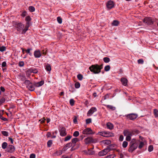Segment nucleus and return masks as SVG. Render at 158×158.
Instances as JSON below:
<instances>
[{"mask_svg": "<svg viewBox=\"0 0 158 158\" xmlns=\"http://www.w3.org/2000/svg\"><path fill=\"white\" fill-rule=\"evenodd\" d=\"M14 26L19 33L21 34H24L28 30L29 27V23L27 22L26 25L21 23H16L14 25Z\"/></svg>", "mask_w": 158, "mask_h": 158, "instance_id": "nucleus-1", "label": "nucleus"}, {"mask_svg": "<svg viewBox=\"0 0 158 158\" xmlns=\"http://www.w3.org/2000/svg\"><path fill=\"white\" fill-rule=\"evenodd\" d=\"M102 65L98 64L92 65L89 67L90 70L94 74L98 73L101 72V70L102 69Z\"/></svg>", "mask_w": 158, "mask_h": 158, "instance_id": "nucleus-2", "label": "nucleus"}, {"mask_svg": "<svg viewBox=\"0 0 158 158\" xmlns=\"http://www.w3.org/2000/svg\"><path fill=\"white\" fill-rule=\"evenodd\" d=\"M25 84L27 85V87L30 90L32 91L35 89L34 85L31 82L28 80H26L25 81Z\"/></svg>", "mask_w": 158, "mask_h": 158, "instance_id": "nucleus-3", "label": "nucleus"}, {"mask_svg": "<svg viewBox=\"0 0 158 158\" xmlns=\"http://www.w3.org/2000/svg\"><path fill=\"white\" fill-rule=\"evenodd\" d=\"M137 144L135 143H132V142L131 143V146L128 149L129 152H132L135 150L137 148Z\"/></svg>", "mask_w": 158, "mask_h": 158, "instance_id": "nucleus-4", "label": "nucleus"}, {"mask_svg": "<svg viewBox=\"0 0 158 158\" xmlns=\"http://www.w3.org/2000/svg\"><path fill=\"white\" fill-rule=\"evenodd\" d=\"M38 72V71L35 68H30L28 69L26 72V74L29 76L31 74V73H36Z\"/></svg>", "mask_w": 158, "mask_h": 158, "instance_id": "nucleus-5", "label": "nucleus"}, {"mask_svg": "<svg viewBox=\"0 0 158 158\" xmlns=\"http://www.w3.org/2000/svg\"><path fill=\"white\" fill-rule=\"evenodd\" d=\"M82 133L85 135H91L94 133L90 128H88L83 130Z\"/></svg>", "mask_w": 158, "mask_h": 158, "instance_id": "nucleus-6", "label": "nucleus"}, {"mask_svg": "<svg viewBox=\"0 0 158 158\" xmlns=\"http://www.w3.org/2000/svg\"><path fill=\"white\" fill-rule=\"evenodd\" d=\"M106 5L107 8L110 9L114 7V3L113 1L110 0L106 3Z\"/></svg>", "mask_w": 158, "mask_h": 158, "instance_id": "nucleus-7", "label": "nucleus"}, {"mask_svg": "<svg viewBox=\"0 0 158 158\" xmlns=\"http://www.w3.org/2000/svg\"><path fill=\"white\" fill-rule=\"evenodd\" d=\"M97 110V108L95 107H92L88 111L87 114L88 116H89L91 115L94 112Z\"/></svg>", "mask_w": 158, "mask_h": 158, "instance_id": "nucleus-8", "label": "nucleus"}, {"mask_svg": "<svg viewBox=\"0 0 158 158\" xmlns=\"http://www.w3.org/2000/svg\"><path fill=\"white\" fill-rule=\"evenodd\" d=\"M126 117L130 120H133L136 119L138 117L137 114H130L126 115Z\"/></svg>", "mask_w": 158, "mask_h": 158, "instance_id": "nucleus-9", "label": "nucleus"}, {"mask_svg": "<svg viewBox=\"0 0 158 158\" xmlns=\"http://www.w3.org/2000/svg\"><path fill=\"white\" fill-rule=\"evenodd\" d=\"M59 131L60 133V135L62 136H64L67 134L66 132V129L65 127H62L61 128L59 129Z\"/></svg>", "mask_w": 158, "mask_h": 158, "instance_id": "nucleus-10", "label": "nucleus"}, {"mask_svg": "<svg viewBox=\"0 0 158 158\" xmlns=\"http://www.w3.org/2000/svg\"><path fill=\"white\" fill-rule=\"evenodd\" d=\"M34 55L35 58H38L41 56L42 54L40 51L37 49L34 52Z\"/></svg>", "mask_w": 158, "mask_h": 158, "instance_id": "nucleus-11", "label": "nucleus"}, {"mask_svg": "<svg viewBox=\"0 0 158 158\" xmlns=\"http://www.w3.org/2000/svg\"><path fill=\"white\" fill-rule=\"evenodd\" d=\"M143 21L144 23L149 24H150L153 23L152 18L150 17L144 18L143 20Z\"/></svg>", "mask_w": 158, "mask_h": 158, "instance_id": "nucleus-12", "label": "nucleus"}, {"mask_svg": "<svg viewBox=\"0 0 158 158\" xmlns=\"http://www.w3.org/2000/svg\"><path fill=\"white\" fill-rule=\"evenodd\" d=\"M110 150L108 148H106L100 152L98 153V155L100 156H103L106 155L109 152Z\"/></svg>", "mask_w": 158, "mask_h": 158, "instance_id": "nucleus-13", "label": "nucleus"}, {"mask_svg": "<svg viewBox=\"0 0 158 158\" xmlns=\"http://www.w3.org/2000/svg\"><path fill=\"white\" fill-rule=\"evenodd\" d=\"M99 134L105 137H109L110 136V133L106 131L100 132L99 133Z\"/></svg>", "mask_w": 158, "mask_h": 158, "instance_id": "nucleus-14", "label": "nucleus"}, {"mask_svg": "<svg viewBox=\"0 0 158 158\" xmlns=\"http://www.w3.org/2000/svg\"><path fill=\"white\" fill-rule=\"evenodd\" d=\"M139 138L141 139L142 141L140 142L139 146L138 147L139 149H141L144 145L145 143V140L142 137L139 136Z\"/></svg>", "mask_w": 158, "mask_h": 158, "instance_id": "nucleus-15", "label": "nucleus"}, {"mask_svg": "<svg viewBox=\"0 0 158 158\" xmlns=\"http://www.w3.org/2000/svg\"><path fill=\"white\" fill-rule=\"evenodd\" d=\"M15 147L12 145H10L7 148V152L12 153L15 151Z\"/></svg>", "mask_w": 158, "mask_h": 158, "instance_id": "nucleus-16", "label": "nucleus"}, {"mask_svg": "<svg viewBox=\"0 0 158 158\" xmlns=\"http://www.w3.org/2000/svg\"><path fill=\"white\" fill-rule=\"evenodd\" d=\"M72 146V143H69L66 144L62 149V151L64 152L68 148L71 147Z\"/></svg>", "mask_w": 158, "mask_h": 158, "instance_id": "nucleus-17", "label": "nucleus"}, {"mask_svg": "<svg viewBox=\"0 0 158 158\" xmlns=\"http://www.w3.org/2000/svg\"><path fill=\"white\" fill-rule=\"evenodd\" d=\"M93 148L92 149H88V151L85 150L84 151V153L87 155H92L94 152V151L93 150Z\"/></svg>", "mask_w": 158, "mask_h": 158, "instance_id": "nucleus-18", "label": "nucleus"}, {"mask_svg": "<svg viewBox=\"0 0 158 158\" xmlns=\"http://www.w3.org/2000/svg\"><path fill=\"white\" fill-rule=\"evenodd\" d=\"M121 81L123 85L126 86L127 85V80L126 78L124 77L122 78L121 79Z\"/></svg>", "mask_w": 158, "mask_h": 158, "instance_id": "nucleus-19", "label": "nucleus"}, {"mask_svg": "<svg viewBox=\"0 0 158 158\" xmlns=\"http://www.w3.org/2000/svg\"><path fill=\"white\" fill-rule=\"evenodd\" d=\"M132 132L128 130H125L124 131L123 133L124 135H129L130 136L132 135Z\"/></svg>", "mask_w": 158, "mask_h": 158, "instance_id": "nucleus-20", "label": "nucleus"}, {"mask_svg": "<svg viewBox=\"0 0 158 158\" xmlns=\"http://www.w3.org/2000/svg\"><path fill=\"white\" fill-rule=\"evenodd\" d=\"M44 83V81H41L40 82L35 83V86L36 87H39L43 85Z\"/></svg>", "mask_w": 158, "mask_h": 158, "instance_id": "nucleus-21", "label": "nucleus"}, {"mask_svg": "<svg viewBox=\"0 0 158 158\" xmlns=\"http://www.w3.org/2000/svg\"><path fill=\"white\" fill-rule=\"evenodd\" d=\"M63 152L62 150L57 151L54 153L53 155L55 156L60 155L62 154Z\"/></svg>", "mask_w": 158, "mask_h": 158, "instance_id": "nucleus-22", "label": "nucleus"}, {"mask_svg": "<svg viewBox=\"0 0 158 158\" xmlns=\"http://www.w3.org/2000/svg\"><path fill=\"white\" fill-rule=\"evenodd\" d=\"M107 127L110 130L114 128L113 124L110 122H108L106 124Z\"/></svg>", "mask_w": 158, "mask_h": 158, "instance_id": "nucleus-23", "label": "nucleus"}, {"mask_svg": "<svg viewBox=\"0 0 158 158\" xmlns=\"http://www.w3.org/2000/svg\"><path fill=\"white\" fill-rule=\"evenodd\" d=\"M79 141V139L77 138H74L72 139L71 142L72 144H73L74 145V146H75L76 145V143L77 142Z\"/></svg>", "mask_w": 158, "mask_h": 158, "instance_id": "nucleus-24", "label": "nucleus"}, {"mask_svg": "<svg viewBox=\"0 0 158 158\" xmlns=\"http://www.w3.org/2000/svg\"><path fill=\"white\" fill-rule=\"evenodd\" d=\"M84 142L85 144H88L91 143V137H88L84 139Z\"/></svg>", "mask_w": 158, "mask_h": 158, "instance_id": "nucleus-25", "label": "nucleus"}, {"mask_svg": "<svg viewBox=\"0 0 158 158\" xmlns=\"http://www.w3.org/2000/svg\"><path fill=\"white\" fill-rule=\"evenodd\" d=\"M32 50V49L31 48H28L27 49H25V51L30 56H31L32 54L30 51Z\"/></svg>", "mask_w": 158, "mask_h": 158, "instance_id": "nucleus-26", "label": "nucleus"}, {"mask_svg": "<svg viewBox=\"0 0 158 158\" xmlns=\"http://www.w3.org/2000/svg\"><path fill=\"white\" fill-rule=\"evenodd\" d=\"M106 107L109 109L111 110H114L115 109V107L111 105H107L106 106Z\"/></svg>", "mask_w": 158, "mask_h": 158, "instance_id": "nucleus-27", "label": "nucleus"}, {"mask_svg": "<svg viewBox=\"0 0 158 158\" xmlns=\"http://www.w3.org/2000/svg\"><path fill=\"white\" fill-rule=\"evenodd\" d=\"M119 23V22L116 20H114L112 23V25L114 26H117Z\"/></svg>", "mask_w": 158, "mask_h": 158, "instance_id": "nucleus-28", "label": "nucleus"}, {"mask_svg": "<svg viewBox=\"0 0 158 158\" xmlns=\"http://www.w3.org/2000/svg\"><path fill=\"white\" fill-rule=\"evenodd\" d=\"M45 69L46 71H50L51 70V66L49 64H47Z\"/></svg>", "mask_w": 158, "mask_h": 158, "instance_id": "nucleus-29", "label": "nucleus"}, {"mask_svg": "<svg viewBox=\"0 0 158 158\" xmlns=\"http://www.w3.org/2000/svg\"><path fill=\"white\" fill-rule=\"evenodd\" d=\"M1 133L4 136H8V133L6 131H1Z\"/></svg>", "mask_w": 158, "mask_h": 158, "instance_id": "nucleus-30", "label": "nucleus"}, {"mask_svg": "<svg viewBox=\"0 0 158 158\" xmlns=\"http://www.w3.org/2000/svg\"><path fill=\"white\" fill-rule=\"evenodd\" d=\"M72 137V136L70 135H68L64 139V141H67L69 140Z\"/></svg>", "mask_w": 158, "mask_h": 158, "instance_id": "nucleus-31", "label": "nucleus"}, {"mask_svg": "<svg viewBox=\"0 0 158 158\" xmlns=\"http://www.w3.org/2000/svg\"><path fill=\"white\" fill-rule=\"evenodd\" d=\"M154 114L156 117H158V110L155 109L154 110Z\"/></svg>", "mask_w": 158, "mask_h": 158, "instance_id": "nucleus-32", "label": "nucleus"}, {"mask_svg": "<svg viewBox=\"0 0 158 158\" xmlns=\"http://www.w3.org/2000/svg\"><path fill=\"white\" fill-rule=\"evenodd\" d=\"M7 145V143L6 142H3L2 145V147L3 149H5L6 148Z\"/></svg>", "mask_w": 158, "mask_h": 158, "instance_id": "nucleus-33", "label": "nucleus"}, {"mask_svg": "<svg viewBox=\"0 0 158 158\" xmlns=\"http://www.w3.org/2000/svg\"><path fill=\"white\" fill-rule=\"evenodd\" d=\"M103 61L105 63H108L110 61V59L107 57H105L103 58Z\"/></svg>", "mask_w": 158, "mask_h": 158, "instance_id": "nucleus-34", "label": "nucleus"}, {"mask_svg": "<svg viewBox=\"0 0 158 158\" xmlns=\"http://www.w3.org/2000/svg\"><path fill=\"white\" fill-rule=\"evenodd\" d=\"M98 139H93L92 137H91V143H95L97 142Z\"/></svg>", "mask_w": 158, "mask_h": 158, "instance_id": "nucleus-35", "label": "nucleus"}, {"mask_svg": "<svg viewBox=\"0 0 158 158\" xmlns=\"http://www.w3.org/2000/svg\"><path fill=\"white\" fill-rule=\"evenodd\" d=\"M103 142L106 145H109L111 143L110 141L109 140H105L103 141Z\"/></svg>", "mask_w": 158, "mask_h": 158, "instance_id": "nucleus-36", "label": "nucleus"}, {"mask_svg": "<svg viewBox=\"0 0 158 158\" xmlns=\"http://www.w3.org/2000/svg\"><path fill=\"white\" fill-rule=\"evenodd\" d=\"M29 10L31 12H34L35 11V8L33 6H30L29 7Z\"/></svg>", "mask_w": 158, "mask_h": 158, "instance_id": "nucleus-37", "label": "nucleus"}, {"mask_svg": "<svg viewBox=\"0 0 158 158\" xmlns=\"http://www.w3.org/2000/svg\"><path fill=\"white\" fill-rule=\"evenodd\" d=\"M79 132L78 131H76L73 133V136L75 137H77L79 136Z\"/></svg>", "mask_w": 158, "mask_h": 158, "instance_id": "nucleus-38", "label": "nucleus"}, {"mask_svg": "<svg viewBox=\"0 0 158 158\" xmlns=\"http://www.w3.org/2000/svg\"><path fill=\"white\" fill-rule=\"evenodd\" d=\"M5 101L4 98H2L0 99V106Z\"/></svg>", "mask_w": 158, "mask_h": 158, "instance_id": "nucleus-39", "label": "nucleus"}, {"mask_svg": "<svg viewBox=\"0 0 158 158\" xmlns=\"http://www.w3.org/2000/svg\"><path fill=\"white\" fill-rule=\"evenodd\" d=\"M110 69V65H107L104 68L105 70L106 71H109Z\"/></svg>", "mask_w": 158, "mask_h": 158, "instance_id": "nucleus-40", "label": "nucleus"}, {"mask_svg": "<svg viewBox=\"0 0 158 158\" xmlns=\"http://www.w3.org/2000/svg\"><path fill=\"white\" fill-rule=\"evenodd\" d=\"M75 101L73 99H71L70 100V104L71 106H73L74 105V104Z\"/></svg>", "mask_w": 158, "mask_h": 158, "instance_id": "nucleus-41", "label": "nucleus"}, {"mask_svg": "<svg viewBox=\"0 0 158 158\" xmlns=\"http://www.w3.org/2000/svg\"><path fill=\"white\" fill-rule=\"evenodd\" d=\"M6 47L4 46H0V51L3 52L6 50Z\"/></svg>", "mask_w": 158, "mask_h": 158, "instance_id": "nucleus-42", "label": "nucleus"}, {"mask_svg": "<svg viewBox=\"0 0 158 158\" xmlns=\"http://www.w3.org/2000/svg\"><path fill=\"white\" fill-rule=\"evenodd\" d=\"M77 78L79 80H81L83 78L81 74H79L77 75Z\"/></svg>", "mask_w": 158, "mask_h": 158, "instance_id": "nucleus-43", "label": "nucleus"}, {"mask_svg": "<svg viewBox=\"0 0 158 158\" xmlns=\"http://www.w3.org/2000/svg\"><path fill=\"white\" fill-rule=\"evenodd\" d=\"M127 142L126 141H124L123 142L122 145L123 147L124 148H125L127 147Z\"/></svg>", "mask_w": 158, "mask_h": 158, "instance_id": "nucleus-44", "label": "nucleus"}, {"mask_svg": "<svg viewBox=\"0 0 158 158\" xmlns=\"http://www.w3.org/2000/svg\"><path fill=\"white\" fill-rule=\"evenodd\" d=\"M153 149V147L152 145H150L148 147V151L149 152L152 151Z\"/></svg>", "mask_w": 158, "mask_h": 158, "instance_id": "nucleus-45", "label": "nucleus"}, {"mask_svg": "<svg viewBox=\"0 0 158 158\" xmlns=\"http://www.w3.org/2000/svg\"><path fill=\"white\" fill-rule=\"evenodd\" d=\"M52 140H49L47 143L48 146L49 147L51 146L52 144Z\"/></svg>", "mask_w": 158, "mask_h": 158, "instance_id": "nucleus-46", "label": "nucleus"}, {"mask_svg": "<svg viewBox=\"0 0 158 158\" xmlns=\"http://www.w3.org/2000/svg\"><path fill=\"white\" fill-rule=\"evenodd\" d=\"M80 85L78 82H76L75 84V87L76 88H78L80 87Z\"/></svg>", "mask_w": 158, "mask_h": 158, "instance_id": "nucleus-47", "label": "nucleus"}, {"mask_svg": "<svg viewBox=\"0 0 158 158\" xmlns=\"http://www.w3.org/2000/svg\"><path fill=\"white\" fill-rule=\"evenodd\" d=\"M31 20V18L29 16L26 17V20L27 21V22L29 23V21Z\"/></svg>", "mask_w": 158, "mask_h": 158, "instance_id": "nucleus-48", "label": "nucleus"}, {"mask_svg": "<svg viewBox=\"0 0 158 158\" xmlns=\"http://www.w3.org/2000/svg\"><path fill=\"white\" fill-rule=\"evenodd\" d=\"M57 21L60 24L62 23V19L60 17H58L57 18Z\"/></svg>", "mask_w": 158, "mask_h": 158, "instance_id": "nucleus-49", "label": "nucleus"}, {"mask_svg": "<svg viewBox=\"0 0 158 158\" xmlns=\"http://www.w3.org/2000/svg\"><path fill=\"white\" fill-rule=\"evenodd\" d=\"M91 122V118H88L86 120V124H89Z\"/></svg>", "mask_w": 158, "mask_h": 158, "instance_id": "nucleus-50", "label": "nucleus"}, {"mask_svg": "<svg viewBox=\"0 0 158 158\" xmlns=\"http://www.w3.org/2000/svg\"><path fill=\"white\" fill-rule=\"evenodd\" d=\"M138 64H143V60L142 59H139L138 60Z\"/></svg>", "mask_w": 158, "mask_h": 158, "instance_id": "nucleus-51", "label": "nucleus"}, {"mask_svg": "<svg viewBox=\"0 0 158 158\" xmlns=\"http://www.w3.org/2000/svg\"><path fill=\"white\" fill-rule=\"evenodd\" d=\"M19 66L23 67L24 65V63L23 61H20L19 62Z\"/></svg>", "mask_w": 158, "mask_h": 158, "instance_id": "nucleus-52", "label": "nucleus"}, {"mask_svg": "<svg viewBox=\"0 0 158 158\" xmlns=\"http://www.w3.org/2000/svg\"><path fill=\"white\" fill-rule=\"evenodd\" d=\"M126 140L127 141H130L131 139V136L129 135H126Z\"/></svg>", "mask_w": 158, "mask_h": 158, "instance_id": "nucleus-53", "label": "nucleus"}, {"mask_svg": "<svg viewBox=\"0 0 158 158\" xmlns=\"http://www.w3.org/2000/svg\"><path fill=\"white\" fill-rule=\"evenodd\" d=\"M26 14H27L26 11H24L22 13V14L21 15V16H22V17H25L26 15Z\"/></svg>", "mask_w": 158, "mask_h": 158, "instance_id": "nucleus-54", "label": "nucleus"}, {"mask_svg": "<svg viewBox=\"0 0 158 158\" xmlns=\"http://www.w3.org/2000/svg\"><path fill=\"white\" fill-rule=\"evenodd\" d=\"M35 155L34 154H31L30 155V158H35Z\"/></svg>", "mask_w": 158, "mask_h": 158, "instance_id": "nucleus-55", "label": "nucleus"}, {"mask_svg": "<svg viewBox=\"0 0 158 158\" xmlns=\"http://www.w3.org/2000/svg\"><path fill=\"white\" fill-rule=\"evenodd\" d=\"M46 136L47 137H49L52 136V135L50 132H48L46 135Z\"/></svg>", "mask_w": 158, "mask_h": 158, "instance_id": "nucleus-56", "label": "nucleus"}, {"mask_svg": "<svg viewBox=\"0 0 158 158\" xmlns=\"http://www.w3.org/2000/svg\"><path fill=\"white\" fill-rule=\"evenodd\" d=\"M123 139V136L122 135H121L119 138V140L120 141H122Z\"/></svg>", "mask_w": 158, "mask_h": 158, "instance_id": "nucleus-57", "label": "nucleus"}, {"mask_svg": "<svg viewBox=\"0 0 158 158\" xmlns=\"http://www.w3.org/2000/svg\"><path fill=\"white\" fill-rule=\"evenodd\" d=\"M6 62L5 61H4V62H3L2 63V67H5L6 66Z\"/></svg>", "mask_w": 158, "mask_h": 158, "instance_id": "nucleus-58", "label": "nucleus"}, {"mask_svg": "<svg viewBox=\"0 0 158 158\" xmlns=\"http://www.w3.org/2000/svg\"><path fill=\"white\" fill-rule=\"evenodd\" d=\"M47 50H43L42 51V53L44 55H46L47 53Z\"/></svg>", "mask_w": 158, "mask_h": 158, "instance_id": "nucleus-59", "label": "nucleus"}, {"mask_svg": "<svg viewBox=\"0 0 158 158\" xmlns=\"http://www.w3.org/2000/svg\"><path fill=\"white\" fill-rule=\"evenodd\" d=\"M114 156L112 155H110L107 157V158H114Z\"/></svg>", "mask_w": 158, "mask_h": 158, "instance_id": "nucleus-60", "label": "nucleus"}, {"mask_svg": "<svg viewBox=\"0 0 158 158\" xmlns=\"http://www.w3.org/2000/svg\"><path fill=\"white\" fill-rule=\"evenodd\" d=\"M45 120L46 119L45 118H43L42 119H41L40 120V121L41 123H43L45 122Z\"/></svg>", "mask_w": 158, "mask_h": 158, "instance_id": "nucleus-61", "label": "nucleus"}, {"mask_svg": "<svg viewBox=\"0 0 158 158\" xmlns=\"http://www.w3.org/2000/svg\"><path fill=\"white\" fill-rule=\"evenodd\" d=\"M2 92H4L5 91V89L4 87L2 86H1L0 88Z\"/></svg>", "mask_w": 158, "mask_h": 158, "instance_id": "nucleus-62", "label": "nucleus"}, {"mask_svg": "<svg viewBox=\"0 0 158 158\" xmlns=\"http://www.w3.org/2000/svg\"><path fill=\"white\" fill-rule=\"evenodd\" d=\"M0 118L2 120L4 121H6L7 120V118H6L3 117H2V116H1V117H0Z\"/></svg>", "mask_w": 158, "mask_h": 158, "instance_id": "nucleus-63", "label": "nucleus"}, {"mask_svg": "<svg viewBox=\"0 0 158 158\" xmlns=\"http://www.w3.org/2000/svg\"><path fill=\"white\" fill-rule=\"evenodd\" d=\"M8 139L10 141L11 143L12 144H13V143L12 139L10 137H9Z\"/></svg>", "mask_w": 158, "mask_h": 158, "instance_id": "nucleus-64", "label": "nucleus"}]
</instances>
